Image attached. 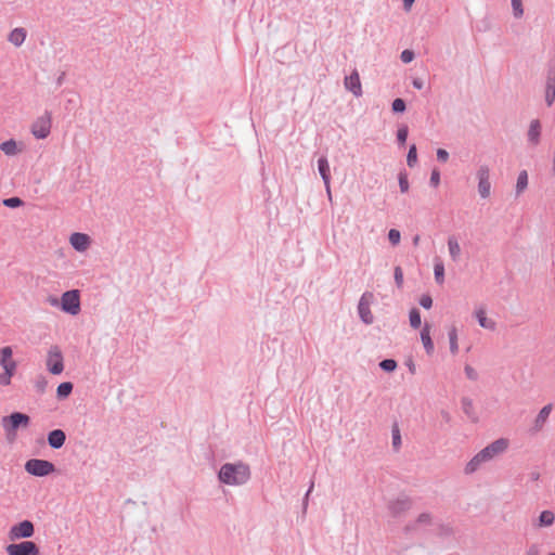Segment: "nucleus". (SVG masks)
Instances as JSON below:
<instances>
[{
    "instance_id": "nucleus-1",
    "label": "nucleus",
    "mask_w": 555,
    "mask_h": 555,
    "mask_svg": "<svg viewBox=\"0 0 555 555\" xmlns=\"http://www.w3.org/2000/svg\"><path fill=\"white\" fill-rule=\"evenodd\" d=\"M508 448L509 440L507 438H499L492 441L472 457L464 468L465 474L470 475L475 473L482 464L503 454Z\"/></svg>"
},
{
    "instance_id": "nucleus-2",
    "label": "nucleus",
    "mask_w": 555,
    "mask_h": 555,
    "mask_svg": "<svg viewBox=\"0 0 555 555\" xmlns=\"http://www.w3.org/2000/svg\"><path fill=\"white\" fill-rule=\"evenodd\" d=\"M248 466L238 464H224L219 472V479L227 485H242L249 478Z\"/></svg>"
},
{
    "instance_id": "nucleus-3",
    "label": "nucleus",
    "mask_w": 555,
    "mask_h": 555,
    "mask_svg": "<svg viewBox=\"0 0 555 555\" xmlns=\"http://www.w3.org/2000/svg\"><path fill=\"white\" fill-rule=\"evenodd\" d=\"M0 365L3 373L0 374V385L8 386L16 372L17 364L13 360V350L10 346L0 349Z\"/></svg>"
},
{
    "instance_id": "nucleus-4",
    "label": "nucleus",
    "mask_w": 555,
    "mask_h": 555,
    "mask_svg": "<svg viewBox=\"0 0 555 555\" xmlns=\"http://www.w3.org/2000/svg\"><path fill=\"white\" fill-rule=\"evenodd\" d=\"M29 421L30 420L28 415L14 412L9 416L2 417L1 425L5 431L7 437L13 439L16 436V430L20 427L26 428L29 425Z\"/></svg>"
},
{
    "instance_id": "nucleus-5",
    "label": "nucleus",
    "mask_w": 555,
    "mask_h": 555,
    "mask_svg": "<svg viewBox=\"0 0 555 555\" xmlns=\"http://www.w3.org/2000/svg\"><path fill=\"white\" fill-rule=\"evenodd\" d=\"M25 470L33 476L44 477L54 473L55 466L46 460L31 459L25 463Z\"/></svg>"
},
{
    "instance_id": "nucleus-6",
    "label": "nucleus",
    "mask_w": 555,
    "mask_h": 555,
    "mask_svg": "<svg viewBox=\"0 0 555 555\" xmlns=\"http://www.w3.org/2000/svg\"><path fill=\"white\" fill-rule=\"evenodd\" d=\"M52 127V117L50 113H44L39 116L31 125L30 131L33 135L37 139H46L50 132Z\"/></svg>"
},
{
    "instance_id": "nucleus-7",
    "label": "nucleus",
    "mask_w": 555,
    "mask_h": 555,
    "mask_svg": "<svg viewBox=\"0 0 555 555\" xmlns=\"http://www.w3.org/2000/svg\"><path fill=\"white\" fill-rule=\"evenodd\" d=\"M8 555H40L38 545L33 541L11 543L5 546Z\"/></svg>"
},
{
    "instance_id": "nucleus-8",
    "label": "nucleus",
    "mask_w": 555,
    "mask_h": 555,
    "mask_svg": "<svg viewBox=\"0 0 555 555\" xmlns=\"http://www.w3.org/2000/svg\"><path fill=\"white\" fill-rule=\"evenodd\" d=\"M35 528L31 521L23 520L14 526H12L9 530V539L11 541H16L20 539H27L34 535Z\"/></svg>"
},
{
    "instance_id": "nucleus-9",
    "label": "nucleus",
    "mask_w": 555,
    "mask_h": 555,
    "mask_svg": "<svg viewBox=\"0 0 555 555\" xmlns=\"http://www.w3.org/2000/svg\"><path fill=\"white\" fill-rule=\"evenodd\" d=\"M63 311L76 315L80 311V297L78 291H68L62 295Z\"/></svg>"
},
{
    "instance_id": "nucleus-10",
    "label": "nucleus",
    "mask_w": 555,
    "mask_h": 555,
    "mask_svg": "<svg viewBox=\"0 0 555 555\" xmlns=\"http://www.w3.org/2000/svg\"><path fill=\"white\" fill-rule=\"evenodd\" d=\"M47 366L50 373L57 375L64 370L63 356L59 347L53 346L48 351Z\"/></svg>"
},
{
    "instance_id": "nucleus-11",
    "label": "nucleus",
    "mask_w": 555,
    "mask_h": 555,
    "mask_svg": "<svg viewBox=\"0 0 555 555\" xmlns=\"http://www.w3.org/2000/svg\"><path fill=\"white\" fill-rule=\"evenodd\" d=\"M489 168L486 166H481L477 171L478 178V192L482 198H487L491 193V184L489 181Z\"/></svg>"
},
{
    "instance_id": "nucleus-12",
    "label": "nucleus",
    "mask_w": 555,
    "mask_h": 555,
    "mask_svg": "<svg viewBox=\"0 0 555 555\" xmlns=\"http://www.w3.org/2000/svg\"><path fill=\"white\" fill-rule=\"evenodd\" d=\"M345 87L347 90L353 93L356 96H360L362 94V86L360 81V76L357 70H353L349 76L345 78Z\"/></svg>"
},
{
    "instance_id": "nucleus-13",
    "label": "nucleus",
    "mask_w": 555,
    "mask_h": 555,
    "mask_svg": "<svg viewBox=\"0 0 555 555\" xmlns=\"http://www.w3.org/2000/svg\"><path fill=\"white\" fill-rule=\"evenodd\" d=\"M474 315L482 328L493 331L495 330V322L487 317V310L483 306L477 307L474 311Z\"/></svg>"
},
{
    "instance_id": "nucleus-14",
    "label": "nucleus",
    "mask_w": 555,
    "mask_h": 555,
    "mask_svg": "<svg viewBox=\"0 0 555 555\" xmlns=\"http://www.w3.org/2000/svg\"><path fill=\"white\" fill-rule=\"evenodd\" d=\"M318 167H319L320 175H321V177H322V179L324 181L327 195H328V197L331 199L332 198V193H331V176H330V165H328L327 159L325 157H321L318 160Z\"/></svg>"
},
{
    "instance_id": "nucleus-15",
    "label": "nucleus",
    "mask_w": 555,
    "mask_h": 555,
    "mask_svg": "<svg viewBox=\"0 0 555 555\" xmlns=\"http://www.w3.org/2000/svg\"><path fill=\"white\" fill-rule=\"evenodd\" d=\"M72 246L78 251H85L90 245V237L85 233H73L69 237Z\"/></svg>"
},
{
    "instance_id": "nucleus-16",
    "label": "nucleus",
    "mask_w": 555,
    "mask_h": 555,
    "mask_svg": "<svg viewBox=\"0 0 555 555\" xmlns=\"http://www.w3.org/2000/svg\"><path fill=\"white\" fill-rule=\"evenodd\" d=\"M372 295H363L359 302V313L364 323L370 324L373 322V315L370 310V298Z\"/></svg>"
},
{
    "instance_id": "nucleus-17",
    "label": "nucleus",
    "mask_w": 555,
    "mask_h": 555,
    "mask_svg": "<svg viewBox=\"0 0 555 555\" xmlns=\"http://www.w3.org/2000/svg\"><path fill=\"white\" fill-rule=\"evenodd\" d=\"M421 340L427 354H433L435 347L430 337V325L428 323H425V325L422 328Z\"/></svg>"
},
{
    "instance_id": "nucleus-18",
    "label": "nucleus",
    "mask_w": 555,
    "mask_h": 555,
    "mask_svg": "<svg viewBox=\"0 0 555 555\" xmlns=\"http://www.w3.org/2000/svg\"><path fill=\"white\" fill-rule=\"evenodd\" d=\"M65 439L66 436L61 429H54L48 436V442L54 449L61 448L64 444Z\"/></svg>"
},
{
    "instance_id": "nucleus-19",
    "label": "nucleus",
    "mask_w": 555,
    "mask_h": 555,
    "mask_svg": "<svg viewBox=\"0 0 555 555\" xmlns=\"http://www.w3.org/2000/svg\"><path fill=\"white\" fill-rule=\"evenodd\" d=\"M26 36L27 33L25 28L16 27L9 34L8 40L15 47H20L24 43Z\"/></svg>"
},
{
    "instance_id": "nucleus-20",
    "label": "nucleus",
    "mask_w": 555,
    "mask_h": 555,
    "mask_svg": "<svg viewBox=\"0 0 555 555\" xmlns=\"http://www.w3.org/2000/svg\"><path fill=\"white\" fill-rule=\"evenodd\" d=\"M0 150L8 156H14L22 151V149L18 147L17 142L13 139L2 142L0 144Z\"/></svg>"
},
{
    "instance_id": "nucleus-21",
    "label": "nucleus",
    "mask_w": 555,
    "mask_h": 555,
    "mask_svg": "<svg viewBox=\"0 0 555 555\" xmlns=\"http://www.w3.org/2000/svg\"><path fill=\"white\" fill-rule=\"evenodd\" d=\"M552 409H553L552 404H546L540 410V412L537 415L535 421H534V425H535L537 429H541L544 426L545 422L547 421V418L552 412Z\"/></svg>"
},
{
    "instance_id": "nucleus-22",
    "label": "nucleus",
    "mask_w": 555,
    "mask_h": 555,
    "mask_svg": "<svg viewBox=\"0 0 555 555\" xmlns=\"http://www.w3.org/2000/svg\"><path fill=\"white\" fill-rule=\"evenodd\" d=\"M541 132V125L539 120H532L528 130V140L533 144H538Z\"/></svg>"
},
{
    "instance_id": "nucleus-23",
    "label": "nucleus",
    "mask_w": 555,
    "mask_h": 555,
    "mask_svg": "<svg viewBox=\"0 0 555 555\" xmlns=\"http://www.w3.org/2000/svg\"><path fill=\"white\" fill-rule=\"evenodd\" d=\"M448 248H449V253H450L451 258L454 261H456L460 258V255H461V246H460L459 242L456 241V238L449 237V240H448Z\"/></svg>"
},
{
    "instance_id": "nucleus-24",
    "label": "nucleus",
    "mask_w": 555,
    "mask_h": 555,
    "mask_svg": "<svg viewBox=\"0 0 555 555\" xmlns=\"http://www.w3.org/2000/svg\"><path fill=\"white\" fill-rule=\"evenodd\" d=\"M554 519H555V516H554L553 512L543 511L539 517V526L540 527H548V526L553 525Z\"/></svg>"
},
{
    "instance_id": "nucleus-25",
    "label": "nucleus",
    "mask_w": 555,
    "mask_h": 555,
    "mask_svg": "<svg viewBox=\"0 0 555 555\" xmlns=\"http://www.w3.org/2000/svg\"><path fill=\"white\" fill-rule=\"evenodd\" d=\"M546 102L547 105H552L554 99H555V77L550 78L546 85Z\"/></svg>"
},
{
    "instance_id": "nucleus-26",
    "label": "nucleus",
    "mask_w": 555,
    "mask_h": 555,
    "mask_svg": "<svg viewBox=\"0 0 555 555\" xmlns=\"http://www.w3.org/2000/svg\"><path fill=\"white\" fill-rule=\"evenodd\" d=\"M527 186H528V173H527L526 170H522L518 175V178H517V183H516V192H517V194H519L522 191H525Z\"/></svg>"
},
{
    "instance_id": "nucleus-27",
    "label": "nucleus",
    "mask_w": 555,
    "mask_h": 555,
    "mask_svg": "<svg viewBox=\"0 0 555 555\" xmlns=\"http://www.w3.org/2000/svg\"><path fill=\"white\" fill-rule=\"evenodd\" d=\"M434 272L437 283L442 284L444 281V266L441 261L435 262Z\"/></svg>"
},
{
    "instance_id": "nucleus-28",
    "label": "nucleus",
    "mask_w": 555,
    "mask_h": 555,
    "mask_svg": "<svg viewBox=\"0 0 555 555\" xmlns=\"http://www.w3.org/2000/svg\"><path fill=\"white\" fill-rule=\"evenodd\" d=\"M449 339H450V350L453 354H455L459 351L457 332H456L455 327H452L450 330Z\"/></svg>"
},
{
    "instance_id": "nucleus-29",
    "label": "nucleus",
    "mask_w": 555,
    "mask_h": 555,
    "mask_svg": "<svg viewBox=\"0 0 555 555\" xmlns=\"http://www.w3.org/2000/svg\"><path fill=\"white\" fill-rule=\"evenodd\" d=\"M72 390H73V385L69 382H65V383L60 384L57 386V389H56L57 396L60 398L68 397L70 395Z\"/></svg>"
},
{
    "instance_id": "nucleus-30",
    "label": "nucleus",
    "mask_w": 555,
    "mask_h": 555,
    "mask_svg": "<svg viewBox=\"0 0 555 555\" xmlns=\"http://www.w3.org/2000/svg\"><path fill=\"white\" fill-rule=\"evenodd\" d=\"M421 324H422V320H421L420 311L414 308L410 311V325L413 328H417L421 326Z\"/></svg>"
},
{
    "instance_id": "nucleus-31",
    "label": "nucleus",
    "mask_w": 555,
    "mask_h": 555,
    "mask_svg": "<svg viewBox=\"0 0 555 555\" xmlns=\"http://www.w3.org/2000/svg\"><path fill=\"white\" fill-rule=\"evenodd\" d=\"M406 162H408V165L410 167H413L416 164V162H417V152H416V146L415 145H412L410 147L409 153H408Z\"/></svg>"
},
{
    "instance_id": "nucleus-32",
    "label": "nucleus",
    "mask_w": 555,
    "mask_h": 555,
    "mask_svg": "<svg viewBox=\"0 0 555 555\" xmlns=\"http://www.w3.org/2000/svg\"><path fill=\"white\" fill-rule=\"evenodd\" d=\"M380 367L387 372H392L397 367V362L391 359H386L380 362Z\"/></svg>"
},
{
    "instance_id": "nucleus-33",
    "label": "nucleus",
    "mask_w": 555,
    "mask_h": 555,
    "mask_svg": "<svg viewBox=\"0 0 555 555\" xmlns=\"http://www.w3.org/2000/svg\"><path fill=\"white\" fill-rule=\"evenodd\" d=\"M388 238L392 245H398L401 238V234L398 230L391 229L388 233Z\"/></svg>"
},
{
    "instance_id": "nucleus-34",
    "label": "nucleus",
    "mask_w": 555,
    "mask_h": 555,
    "mask_svg": "<svg viewBox=\"0 0 555 555\" xmlns=\"http://www.w3.org/2000/svg\"><path fill=\"white\" fill-rule=\"evenodd\" d=\"M514 15L516 17H520L524 13L521 0H512Z\"/></svg>"
},
{
    "instance_id": "nucleus-35",
    "label": "nucleus",
    "mask_w": 555,
    "mask_h": 555,
    "mask_svg": "<svg viewBox=\"0 0 555 555\" xmlns=\"http://www.w3.org/2000/svg\"><path fill=\"white\" fill-rule=\"evenodd\" d=\"M3 204L8 207L15 208V207H20L23 204V202L18 197H10V198L4 199Z\"/></svg>"
},
{
    "instance_id": "nucleus-36",
    "label": "nucleus",
    "mask_w": 555,
    "mask_h": 555,
    "mask_svg": "<svg viewBox=\"0 0 555 555\" xmlns=\"http://www.w3.org/2000/svg\"><path fill=\"white\" fill-rule=\"evenodd\" d=\"M405 109V103L402 99H396L392 102V111L396 113H402Z\"/></svg>"
},
{
    "instance_id": "nucleus-37",
    "label": "nucleus",
    "mask_w": 555,
    "mask_h": 555,
    "mask_svg": "<svg viewBox=\"0 0 555 555\" xmlns=\"http://www.w3.org/2000/svg\"><path fill=\"white\" fill-rule=\"evenodd\" d=\"M397 138H398V141L401 143V144H404L405 141H406V138H408V127L406 126H402L398 129V132H397Z\"/></svg>"
},
{
    "instance_id": "nucleus-38",
    "label": "nucleus",
    "mask_w": 555,
    "mask_h": 555,
    "mask_svg": "<svg viewBox=\"0 0 555 555\" xmlns=\"http://www.w3.org/2000/svg\"><path fill=\"white\" fill-rule=\"evenodd\" d=\"M440 183V172L437 170V169H434L431 171V176H430V184L434 186V188H437Z\"/></svg>"
},
{
    "instance_id": "nucleus-39",
    "label": "nucleus",
    "mask_w": 555,
    "mask_h": 555,
    "mask_svg": "<svg viewBox=\"0 0 555 555\" xmlns=\"http://www.w3.org/2000/svg\"><path fill=\"white\" fill-rule=\"evenodd\" d=\"M399 185L401 192L405 193L409 189V181L405 175H400L399 177Z\"/></svg>"
},
{
    "instance_id": "nucleus-40",
    "label": "nucleus",
    "mask_w": 555,
    "mask_h": 555,
    "mask_svg": "<svg viewBox=\"0 0 555 555\" xmlns=\"http://www.w3.org/2000/svg\"><path fill=\"white\" fill-rule=\"evenodd\" d=\"M420 304L425 309H429L433 306V299L429 295H424V296H422Z\"/></svg>"
},
{
    "instance_id": "nucleus-41",
    "label": "nucleus",
    "mask_w": 555,
    "mask_h": 555,
    "mask_svg": "<svg viewBox=\"0 0 555 555\" xmlns=\"http://www.w3.org/2000/svg\"><path fill=\"white\" fill-rule=\"evenodd\" d=\"M414 59V53L411 50H404L401 53V60L403 63H410Z\"/></svg>"
},
{
    "instance_id": "nucleus-42",
    "label": "nucleus",
    "mask_w": 555,
    "mask_h": 555,
    "mask_svg": "<svg viewBox=\"0 0 555 555\" xmlns=\"http://www.w3.org/2000/svg\"><path fill=\"white\" fill-rule=\"evenodd\" d=\"M395 280H396V283L399 287L402 286V283H403V273H402V270L400 267H397L395 269Z\"/></svg>"
},
{
    "instance_id": "nucleus-43",
    "label": "nucleus",
    "mask_w": 555,
    "mask_h": 555,
    "mask_svg": "<svg viewBox=\"0 0 555 555\" xmlns=\"http://www.w3.org/2000/svg\"><path fill=\"white\" fill-rule=\"evenodd\" d=\"M437 157L440 162H447L449 158V153L443 149H438L437 151Z\"/></svg>"
},
{
    "instance_id": "nucleus-44",
    "label": "nucleus",
    "mask_w": 555,
    "mask_h": 555,
    "mask_svg": "<svg viewBox=\"0 0 555 555\" xmlns=\"http://www.w3.org/2000/svg\"><path fill=\"white\" fill-rule=\"evenodd\" d=\"M392 440H393V444L395 446H398L401 441L400 439V434H399V430L398 429H395L393 430V437H392Z\"/></svg>"
},
{
    "instance_id": "nucleus-45",
    "label": "nucleus",
    "mask_w": 555,
    "mask_h": 555,
    "mask_svg": "<svg viewBox=\"0 0 555 555\" xmlns=\"http://www.w3.org/2000/svg\"><path fill=\"white\" fill-rule=\"evenodd\" d=\"M526 555H540V551H539V547L535 546V545H532Z\"/></svg>"
},
{
    "instance_id": "nucleus-46",
    "label": "nucleus",
    "mask_w": 555,
    "mask_h": 555,
    "mask_svg": "<svg viewBox=\"0 0 555 555\" xmlns=\"http://www.w3.org/2000/svg\"><path fill=\"white\" fill-rule=\"evenodd\" d=\"M429 521V515L423 514L418 517V522H428Z\"/></svg>"
},
{
    "instance_id": "nucleus-47",
    "label": "nucleus",
    "mask_w": 555,
    "mask_h": 555,
    "mask_svg": "<svg viewBox=\"0 0 555 555\" xmlns=\"http://www.w3.org/2000/svg\"><path fill=\"white\" fill-rule=\"evenodd\" d=\"M414 0H403V4H404V8L405 10H410L412 4H413Z\"/></svg>"
},
{
    "instance_id": "nucleus-48",
    "label": "nucleus",
    "mask_w": 555,
    "mask_h": 555,
    "mask_svg": "<svg viewBox=\"0 0 555 555\" xmlns=\"http://www.w3.org/2000/svg\"><path fill=\"white\" fill-rule=\"evenodd\" d=\"M413 85H414V87H415V88H417V89H421V88H422V82H420V81H417V80H414V81H413Z\"/></svg>"
},
{
    "instance_id": "nucleus-49",
    "label": "nucleus",
    "mask_w": 555,
    "mask_h": 555,
    "mask_svg": "<svg viewBox=\"0 0 555 555\" xmlns=\"http://www.w3.org/2000/svg\"><path fill=\"white\" fill-rule=\"evenodd\" d=\"M418 241H420V237H418V236H415V237H414V240H413V242H414V244H415V245H417V244H418Z\"/></svg>"
},
{
    "instance_id": "nucleus-50",
    "label": "nucleus",
    "mask_w": 555,
    "mask_h": 555,
    "mask_svg": "<svg viewBox=\"0 0 555 555\" xmlns=\"http://www.w3.org/2000/svg\"><path fill=\"white\" fill-rule=\"evenodd\" d=\"M466 372L470 376V374L473 373V370L470 367H466Z\"/></svg>"
},
{
    "instance_id": "nucleus-51",
    "label": "nucleus",
    "mask_w": 555,
    "mask_h": 555,
    "mask_svg": "<svg viewBox=\"0 0 555 555\" xmlns=\"http://www.w3.org/2000/svg\"><path fill=\"white\" fill-rule=\"evenodd\" d=\"M410 370H411L412 373H414V365L413 364L410 365Z\"/></svg>"
},
{
    "instance_id": "nucleus-52",
    "label": "nucleus",
    "mask_w": 555,
    "mask_h": 555,
    "mask_svg": "<svg viewBox=\"0 0 555 555\" xmlns=\"http://www.w3.org/2000/svg\"><path fill=\"white\" fill-rule=\"evenodd\" d=\"M548 555H555V553H550Z\"/></svg>"
}]
</instances>
